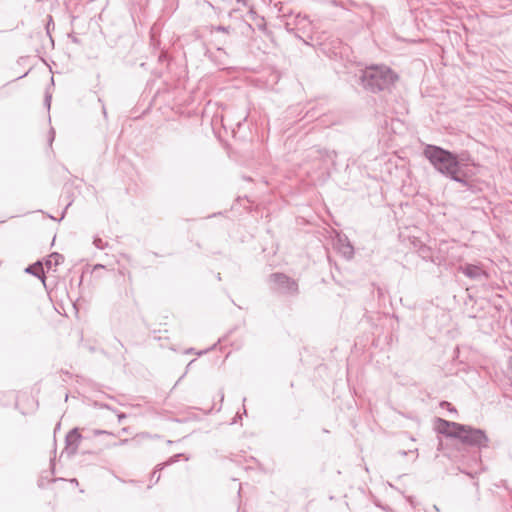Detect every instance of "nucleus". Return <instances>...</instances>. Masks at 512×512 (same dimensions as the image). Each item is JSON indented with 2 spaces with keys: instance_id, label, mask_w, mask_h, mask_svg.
Instances as JSON below:
<instances>
[{
  "instance_id": "obj_35",
  "label": "nucleus",
  "mask_w": 512,
  "mask_h": 512,
  "mask_svg": "<svg viewBox=\"0 0 512 512\" xmlns=\"http://www.w3.org/2000/svg\"><path fill=\"white\" fill-rule=\"evenodd\" d=\"M43 485H44V484H43V477H42V478L39 480V482H38V486H39V487H43Z\"/></svg>"
},
{
  "instance_id": "obj_2",
  "label": "nucleus",
  "mask_w": 512,
  "mask_h": 512,
  "mask_svg": "<svg viewBox=\"0 0 512 512\" xmlns=\"http://www.w3.org/2000/svg\"><path fill=\"white\" fill-rule=\"evenodd\" d=\"M357 83L370 93H390L399 80V75L385 64H371L359 70L356 74Z\"/></svg>"
},
{
  "instance_id": "obj_28",
  "label": "nucleus",
  "mask_w": 512,
  "mask_h": 512,
  "mask_svg": "<svg viewBox=\"0 0 512 512\" xmlns=\"http://www.w3.org/2000/svg\"><path fill=\"white\" fill-rule=\"evenodd\" d=\"M195 361H196V360H195V359H193V360H191V361L188 363V365H187V367H186V372H185V373H184V374L179 378L178 382H179V381H180V380H181V379L186 375L187 370L190 368V366H191Z\"/></svg>"
},
{
  "instance_id": "obj_32",
  "label": "nucleus",
  "mask_w": 512,
  "mask_h": 512,
  "mask_svg": "<svg viewBox=\"0 0 512 512\" xmlns=\"http://www.w3.org/2000/svg\"><path fill=\"white\" fill-rule=\"evenodd\" d=\"M238 419H241V416H240L239 414H237V415L234 417V419H233V422H232V423H233V424H234V423H237Z\"/></svg>"
},
{
  "instance_id": "obj_11",
  "label": "nucleus",
  "mask_w": 512,
  "mask_h": 512,
  "mask_svg": "<svg viewBox=\"0 0 512 512\" xmlns=\"http://www.w3.org/2000/svg\"><path fill=\"white\" fill-rule=\"evenodd\" d=\"M64 261V256L58 252L51 253L47 259L44 261V265L47 267V270H50L52 266H58Z\"/></svg>"
},
{
  "instance_id": "obj_6",
  "label": "nucleus",
  "mask_w": 512,
  "mask_h": 512,
  "mask_svg": "<svg viewBox=\"0 0 512 512\" xmlns=\"http://www.w3.org/2000/svg\"><path fill=\"white\" fill-rule=\"evenodd\" d=\"M335 248L346 260H351L354 256V246L346 235L338 236L335 242Z\"/></svg>"
},
{
  "instance_id": "obj_25",
  "label": "nucleus",
  "mask_w": 512,
  "mask_h": 512,
  "mask_svg": "<svg viewBox=\"0 0 512 512\" xmlns=\"http://www.w3.org/2000/svg\"><path fill=\"white\" fill-rule=\"evenodd\" d=\"M481 437H482V448H483L486 446V443L488 442V437L486 436L484 431H482Z\"/></svg>"
},
{
  "instance_id": "obj_39",
  "label": "nucleus",
  "mask_w": 512,
  "mask_h": 512,
  "mask_svg": "<svg viewBox=\"0 0 512 512\" xmlns=\"http://www.w3.org/2000/svg\"><path fill=\"white\" fill-rule=\"evenodd\" d=\"M241 490H242V487H241V484H239V489H238V492H237L239 497L241 495Z\"/></svg>"
},
{
  "instance_id": "obj_1",
  "label": "nucleus",
  "mask_w": 512,
  "mask_h": 512,
  "mask_svg": "<svg viewBox=\"0 0 512 512\" xmlns=\"http://www.w3.org/2000/svg\"><path fill=\"white\" fill-rule=\"evenodd\" d=\"M423 156L440 174L455 182L468 184L471 164L470 155L467 152L458 154L437 145L427 144L423 149Z\"/></svg>"
},
{
  "instance_id": "obj_20",
  "label": "nucleus",
  "mask_w": 512,
  "mask_h": 512,
  "mask_svg": "<svg viewBox=\"0 0 512 512\" xmlns=\"http://www.w3.org/2000/svg\"><path fill=\"white\" fill-rule=\"evenodd\" d=\"M51 101H52V94L49 92V89H47L46 92H45V96H44V106L48 110H50Z\"/></svg>"
},
{
  "instance_id": "obj_48",
  "label": "nucleus",
  "mask_w": 512,
  "mask_h": 512,
  "mask_svg": "<svg viewBox=\"0 0 512 512\" xmlns=\"http://www.w3.org/2000/svg\"><path fill=\"white\" fill-rule=\"evenodd\" d=\"M469 316H470V317H472V318H475V317H476V315H475V314H470Z\"/></svg>"
},
{
  "instance_id": "obj_27",
  "label": "nucleus",
  "mask_w": 512,
  "mask_h": 512,
  "mask_svg": "<svg viewBox=\"0 0 512 512\" xmlns=\"http://www.w3.org/2000/svg\"><path fill=\"white\" fill-rule=\"evenodd\" d=\"M54 137H55V131L53 129L50 130V135H49V144L51 145L53 140H54Z\"/></svg>"
},
{
  "instance_id": "obj_21",
  "label": "nucleus",
  "mask_w": 512,
  "mask_h": 512,
  "mask_svg": "<svg viewBox=\"0 0 512 512\" xmlns=\"http://www.w3.org/2000/svg\"><path fill=\"white\" fill-rule=\"evenodd\" d=\"M47 23H46V31H47V34L50 36V29L51 27L54 28V22H53V18L51 15H48L47 16Z\"/></svg>"
},
{
  "instance_id": "obj_4",
  "label": "nucleus",
  "mask_w": 512,
  "mask_h": 512,
  "mask_svg": "<svg viewBox=\"0 0 512 512\" xmlns=\"http://www.w3.org/2000/svg\"><path fill=\"white\" fill-rule=\"evenodd\" d=\"M269 279L281 294L295 296L299 293L297 281L285 273L274 272L270 274Z\"/></svg>"
},
{
  "instance_id": "obj_44",
  "label": "nucleus",
  "mask_w": 512,
  "mask_h": 512,
  "mask_svg": "<svg viewBox=\"0 0 512 512\" xmlns=\"http://www.w3.org/2000/svg\"><path fill=\"white\" fill-rule=\"evenodd\" d=\"M217 279H218L219 281L221 280V274H220V273H218V274H217Z\"/></svg>"
},
{
  "instance_id": "obj_30",
  "label": "nucleus",
  "mask_w": 512,
  "mask_h": 512,
  "mask_svg": "<svg viewBox=\"0 0 512 512\" xmlns=\"http://www.w3.org/2000/svg\"><path fill=\"white\" fill-rule=\"evenodd\" d=\"M236 2H237L238 4H241V5H244V6H246V5H247V0H236Z\"/></svg>"
},
{
  "instance_id": "obj_3",
  "label": "nucleus",
  "mask_w": 512,
  "mask_h": 512,
  "mask_svg": "<svg viewBox=\"0 0 512 512\" xmlns=\"http://www.w3.org/2000/svg\"><path fill=\"white\" fill-rule=\"evenodd\" d=\"M435 430L446 438L456 439L470 448H480V428L437 417Z\"/></svg>"
},
{
  "instance_id": "obj_33",
  "label": "nucleus",
  "mask_w": 512,
  "mask_h": 512,
  "mask_svg": "<svg viewBox=\"0 0 512 512\" xmlns=\"http://www.w3.org/2000/svg\"><path fill=\"white\" fill-rule=\"evenodd\" d=\"M221 214H222L221 212L213 213L212 215H209L208 218L216 217V216L221 215Z\"/></svg>"
},
{
  "instance_id": "obj_5",
  "label": "nucleus",
  "mask_w": 512,
  "mask_h": 512,
  "mask_svg": "<svg viewBox=\"0 0 512 512\" xmlns=\"http://www.w3.org/2000/svg\"><path fill=\"white\" fill-rule=\"evenodd\" d=\"M82 440V435L78 427L72 428L65 437V452L69 457L77 453L79 444Z\"/></svg>"
},
{
  "instance_id": "obj_45",
  "label": "nucleus",
  "mask_w": 512,
  "mask_h": 512,
  "mask_svg": "<svg viewBox=\"0 0 512 512\" xmlns=\"http://www.w3.org/2000/svg\"><path fill=\"white\" fill-rule=\"evenodd\" d=\"M223 399H224V393L221 392V401H223Z\"/></svg>"
},
{
  "instance_id": "obj_13",
  "label": "nucleus",
  "mask_w": 512,
  "mask_h": 512,
  "mask_svg": "<svg viewBox=\"0 0 512 512\" xmlns=\"http://www.w3.org/2000/svg\"><path fill=\"white\" fill-rule=\"evenodd\" d=\"M180 459H184L185 461H188L190 459V457L188 455H186L185 453H177V454H174L173 456H171L168 460L167 463L164 464V467L166 465H170V464H173V463H176L178 462Z\"/></svg>"
},
{
  "instance_id": "obj_37",
  "label": "nucleus",
  "mask_w": 512,
  "mask_h": 512,
  "mask_svg": "<svg viewBox=\"0 0 512 512\" xmlns=\"http://www.w3.org/2000/svg\"><path fill=\"white\" fill-rule=\"evenodd\" d=\"M70 481H71V483H72V484H78V481H77V479H76V478H73V479H71Z\"/></svg>"
},
{
  "instance_id": "obj_22",
  "label": "nucleus",
  "mask_w": 512,
  "mask_h": 512,
  "mask_svg": "<svg viewBox=\"0 0 512 512\" xmlns=\"http://www.w3.org/2000/svg\"><path fill=\"white\" fill-rule=\"evenodd\" d=\"M169 60V56L166 52L162 51L159 56H158V61L159 62H167Z\"/></svg>"
},
{
  "instance_id": "obj_40",
  "label": "nucleus",
  "mask_w": 512,
  "mask_h": 512,
  "mask_svg": "<svg viewBox=\"0 0 512 512\" xmlns=\"http://www.w3.org/2000/svg\"><path fill=\"white\" fill-rule=\"evenodd\" d=\"M28 74V72H26L25 74L19 76L18 78H16L15 80H18V79H21V78H24L26 75Z\"/></svg>"
},
{
  "instance_id": "obj_16",
  "label": "nucleus",
  "mask_w": 512,
  "mask_h": 512,
  "mask_svg": "<svg viewBox=\"0 0 512 512\" xmlns=\"http://www.w3.org/2000/svg\"><path fill=\"white\" fill-rule=\"evenodd\" d=\"M440 407L442 409H446L450 413L457 414V410H456L455 406L448 401H445V400L441 401Z\"/></svg>"
},
{
  "instance_id": "obj_34",
  "label": "nucleus",
  "mask_w": 512,
  "mask_h": 512,
  "mask_svg": "<svg viewBox=\"0 0 512 512\" xmlns=\"http://www.w3.org/2000/svg\"><path fill=\"white\" fill-rule=\"evenodd\" d=\"M102 111H103L104 117H107V112H106V108L104 105L102 106Z\"/></svg>"
},
{
  "instance_id": "obj_31",
  "label": "nucleus",
  "mask_w": 512,
  "mask_h": 512,
  "mask_svg": "<svg viewBox=\"0 0 512 512\" xmlns=\"http://www.w3.org/2000/svg\"><path fill=\"white\" fill-rule=\"evenodd\" d=\"M187 420H188L187 418H183V419H178L177 418V419H175V421L178 422V423H185V422H187Z\"/></svg>"
},
{
  "instance_id": "obj_36",
  "label": "nucleus",
  "mask_w": 512,
  "mask_h": 512,
  "mask_svg": "<svg viewBox=\"0 0 512 512\" xmlns=\"http://www.w3.org/2000/svg\"><path fill=\"white\" fill-rule=\"evenodd\" d=\"M101 268H104V266H103V265H101V264H97V265H95V267H94V269H101Z\"/></svg>"
},
{
  "instance_id": "obj_41",
  "label": "nucleus",
  "mask_w": 512,
  "mask_h": 512,
  "mask_svg": "<svg viewBox=\"0 0 512 512\" xmlns=\"http://www.w3.org/2000/svg\"><path fill=\"white\" fill-rule=\"evenodd\" d=\"M72 41H73L74 43H78V42H79V41H78V39H77V37H73V38H72Z\"/></svg>"
},
{
  "instance_id": "obj_46",
  "label": "nucleus",
  "mask_w": 512,
  "mask_h": 512,
  "mask_svg": "<svg viewBox=\"0 0 512 512\" xmlns=\"http://www.w3.org/2000/svg\"><path fill=\"white\" fill-rule=\"evenodd\" d=\"M205 352H206V351H200V352H198V355H202V354H204Z\"/></svg>"
},
{
  "instance_id": "obj_26",
  "label": "nucleus",
  "mask_w": 512,
  "mask_h": 512,
  "mask_svg": "<svg viewBox=\"0 0 512 512\" xmlns=\"http://www.w3.org/2000/svg\"><path fill=\"white\" fill-rule=\"evenodd\" d=\"M94 434H95V435H102V434L112 435V433H109V432H108V431H106V430H95V431H94Z\"/></svg>"
},
{
  "instance_id": "obj_42",
  "label": "nucleus",
  "mask_w": 512,
  "mask_h": 512,
  "mask_svg": "<svg viewBox=\"0 0 512 512\" xmlns=\"http://www.w3.org/2000/svg\"><path fill=\"white\" fill-rule=\"evenodd\" d=\"M50 81H51V85H54V77L53 76L50 78Z\"/></svg>"
},
{
  "instance_id": "obj_8",
  "label": "nucleus",
  "mask_w": 512,
  "mask_h": 512,
  "mask_svg": "<svg viewBox=\"0 0 512 512\" xmlns=\"http://www.w3.org/2000/svg\"><path fill=\"white\" fill-rule=\"evenodd\" d=\"M480 459V455L475 458V464L471 468H462L460 471L467 475L469 479L473 481V485L478 487V474L480 473V463L478 460Z\"/></svg>"
},
{
  "instance_id": "obj_29",
  "label": "nucleus",
  "mask_w": 512,
  "mask_h": 512,
  "mask_svg": "<svg viewBox=\"0 0 512 512\" xmlns=\"http://www.w3.org/2000/svg\"><path fill=\"white\" fill-rule=\"evenodd\" d=\"M71 203H72L71 201L67 203L66 207L64 208V210H63V212H62L61 219H63V218H64V215H65V213H66V211H67L68 207L71 205Z\"/></svg>"
},
{
  "instance_id": "obj_47",
  "label": "nucleus",
  "mask_w": 512,
  "mask_h": 512,
  "mask_svg": "<svg viewBox=\"0 0 512 512\" xmlns=\"http://www.w3.org/2000/svg\"><path fill=\"white\" fill-rule=\"evenodd\" d=\"M243 413H244L245 415H247V410H246V408H245V407H244V409H243Z\"/></svg>"
},
{
  "instance_id": "obj_17",
  "label": "nucleus",
  "mask_w": 512,
  "mask_h": 512,
  "mask_svg": "<svg viewBox=\"0 0 512 512\" xmlns=\"http://www.w3.org/2000/svg\"><path fill=\"white\" fill-rule=\"evenodd\" d=\"M93 244L95 245L96 248L100 249V250H103L105 249L107 246H108V243L105 242L102 238H100L99 236H95L94 239H93Z\"/></svg>"
},
{
  "instance_id": "obj_9",
  "label": "nucleus",
  "mask_w": 512,
  "mask_h": 512,
  "mask_svg": "<svg viewBox=\"0 0 512 512\" xmlns=\"http://www.w3.org/2000/svg\"><path fill=\"white\" fill-rule=\"evenodd\" d=\"M459 270L467 277L471 279H477L480 277V266L465 263L459 267Z\"/></svg>"
},
{
  "instance_id": "obj_23",
  "label": "nucleus",
  "mask_w": 512,
  "mask_h": 512,
  "mask_svg": "<svg viewBox=\"0 0 512 512\" xmlns=\"http://www.w3.org/2000/svg\"><path fill=\"white\" fill-rule=\"evenodd\" d=\"M128 443H136V440L135 439H122L118 443H115L114 445L115 446H122V445H125V444H128Z\"/></svg>"
},
{
  "instance_id": "obj_14",
  "label": "nucleus",
  "mask_w": 512,
  "mask_h": 512,
  "mask_svg": "<svg viewBox=\"0 0 512 512\" xmlns=\"http://www.w3.org/2000/svg\"><path fill=\"white\" fill-rule=\"evenodd\" d=\"M164 468V464H158L151 472V480L156 484L160 480V471Z\"/></svg>"
},
{
  "instance_id": "obj_7",
  "label": "nucleus",
  "mask_w": 512,
  "mask_h": 512,
  "mask_svg": "<svg viewBox=\"0 0 512 512\" xmlns=\"http://www.w3.org/2000/svg\"><path fill=\"white\" fill-rule=\"evenodd\" d=\"M24 271L28 274H31V275L37 277L42 282H44L46 279L44 263L42 261L38 260L35 263L28 265Z\"/></svg>"
},
{
  "instance_id": "obj_38",
  "label": "nucleus",
  "mask_w": 512,
  "mask_h": 512,
  "mask_svg": "<svg viewBox=\"0 0 512 512\" xmlns=\"http://www.w3.org/2000/svg\"><path fill=\"white\" fill-rule=\"evenodd\" d=\"M192 352H194V349H193V348H189V349H187V350H186V353H187V354L192 353Z\"/></svg>"
},
{
  "instance_id": "obj_12",
  "label": "nucleus",
  "mask_w": 512,
  "mask_h": 512,
  "mask_svg": "<svg viewBox=\"0 0 512 512\" xmlns=\"http://www.w3.org/2000/svg\"><path fill=\"white\" fill-rule=\"evenodd\" d=\"M476 303H477V297L472 294V289L468 288L467 289V299L464 302L466 311L469 310V306H471V308H473Z\"/></svg>"
},
{
  "instance_id": "obj_10",
  "label": "nucleus",
  "mask_w": 512,
  "mask_h": 512,
  "mask_svg": "<svg viewBox=\"0 0 512 512\" xmlns=\"http://www.w3.org/2000/svg\"><path fill=\"white\" fill-rule=\"evenodd\" d=\"M316 152L320 159L324 162L330 161L334 169H336V157L338 154L335 150L317 149Z\"/></svg>"
},
{
  "instance_id": "obj_24",
  "label": "nucleus",
  "mask_w": 512,
  "mask_h": 512,
  "mask_svg": "<svg viewBox=\"0 0 512 512\" xmlns=\"http://www.w3.org/2000/svg\"><path fill=\"white\" fill-rule=\"evenodd\" d=\"M297 24H301L304 21H308V17L306 15L301 16L300 14L297 15Z\"/></svg>"
},
{
  "instance_id": "obj_15",
  "label": "nucleus",
  "mask_w": 512,
  "mask_h": 512,
  "mask_svg": "<svg viewBox=\"0 0 512 512\" xmlns=\"http://www.w3.org/2000/svg\"><path fill=\"white\" fill-rule=\"evenodd\" d=\"M212 31L221 32L229 35L231 32H234V29L231 26L218 25L213 26Z\"/></svg>"
},
{
  "instance_id": "obj_18",
  "label": "nucleus",
  "mask_w": 512,
  "mask_h": 512,
  "mask_svg": "<svg viewBox=\"0 0 512 512\" xmlns=\"http://www.w3.org/2000/svg\"><path fill=\"white\" fill-rule=\"evenodd\" d=\"M419 253L421 255V257L425 260L427 259H431L432 262H434V260L430 257V248L427 247V246H422L420 249H419Z\"/></svg>"
},
{
  "instance_id": "obj_43",
  "label": "nucleus",
  "mask_w": 512,
  "mask_h": 512,
  "mask_svg": "<svg viewBox=\"0 0 512 512\" xmlns=\"http://www.w3.org/2000/svg\"><path fill=\"white\" fill-rule=\"evenodd\" d=\"M221 43L223 44H226L227 43V40L226 39H223V40H220Z\"/></svg>"
},
{
  "instance_id": "obj_19",
  "label": "nucleus",
  "mask_w": 512,
  "mask_h": 512,
  "mask_svg": "<svg viewBox=\"0 0 512 512\" xmlns=\"http://www.w3.org/2000/svg\"><path fill=\"white\" fill-rule=\"evenodd\" d=\"M114 349L119 352L122 356L124 355V353L126 352V348L124 347V345L122 344V342L120 340H118L117 338H115V345H114Z\"/></svg>"
}]
</instances>
